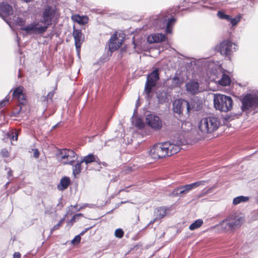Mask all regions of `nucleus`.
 <instances>
[{
    "label": "nucleus",
    "mask_w": 258,
    "mask_h": 258,
    "mask_svg": "<svg viewBox=\"0 0 258 258\" xmlns=\"http://www.w3.org/2000/svg\"><path fill=\"white\" fill-rule=\"evenodd\" d=\"M55 11L51 7L47 6L43 10L39 22H33L27 27L22 28L26 34L34 33L41 34L46 31L47 28L52 24V20L55 16Z\"/></svg>",
    "instance_id": "nucleus-1"
},
{
    "label": "nucleus",
    "mask_w": 258,
    "mask_h": 258,
    "mask_svg": "<svg viewBox=\"0 0 258 258\" xmlns=\"http://www.w3.org/2000/svg\"><path fill=\"white\" fill-rule=\"evenodd\" d=\"M220 124L219 118L214 116L203 118L198 123V127L203 134L211 133L218 129Z\"/></svg>",
    "instance_id": "nucleus-2"
},
{
    "label": "nucleus",
    "mask_w": 258,
    "mask_h": 258,
    "mask_svg": "<svg viewBox=\"0 0 258 258\" xmlns=\"http://www.w3.org/2000/svg\"><path fill=\"white\" fill-rule=\"evenodd\" d=\"M214 105L217 110L227 112L232 109L233 100L230 96L217 94L214 96Z\"/></svg>",
    "instance_id": "nucleus-3"
},
{
    "label": "nucleus",
    "mask_w": 258,
    "mask_h": 258,
    "mask_svg": "<svg viewBox=\"0 0 258 258\" xmlns=\"http://www.w3.org/2000/svg\"><path fill=\"white\" fill-rule=\"evenodd\" d=\"M206 181L200 180L191 184L179 186L172 190L170 195L172 197H183L190 191L200 185H205Z\"/></svg>",
    "instance_id": "nucleus-4"
},
{
    "label": "nucleus",
    "mask_w": 258,
    "mask_h": 258,
    "mask_svg": "<svg viewBox=\"0 0 258 258\" xmlns=\"http://www.w3.org/2000/svg\"><path fill=\"white\" fill-rule=\"evenodd\" d=\"M217 49L221 55L230 59L232 54L237 49V45L230 40L226 39L217 46Z\"/></svg>",
    "instance_id": "nucleus-5"
},
{
    "label": "nucleus",
    "mask_w": 258,
    "mask_h": 258,
    "mask_svg": "<svg viewBox=\"0 0 258 258\" xmlns=\"http://www.w3.org/2000/svg\"><path fill=\"white\" fill-rule=\"evenodd\" d=\"M75 152L69 149H63L59 150L57 154V159L64 164L73 165L77 159Z\"/></svg>",
    "instance_id": "nucleus-6"
},
{
    "label": "nucleus",
    "mask_w": 258,
    "mask_h": 258,
    "mask_svg": "<svg viewBox=\"0 0 258 258\" xmlns=\"http://www.w3.org/2000/svg\"><path fill=\"white\" fill-rule=\"evenodd\" d=\"M258 105V94H248L242 99L241 109L245 111Z\"/></svg>",
    "instance_id": "nucleus-7"
},
{
    "label": "nucleus",
    "mask_w": 258,
    "mask_h": 258,
    "mask_svg": "<svg viewBox=\"0 0 258 258\" xmlns=\"http://www.w3.org/2000/svg\"><path fill=\"white\" fill-rule=\"evenodd\" d=\"M158 69H155L147 77V81L145 84V92L148 96L151 92L153 87H155L157 81L159 79Z\"/></svg>",
    "instance_id": "nucleus-8"
},
{
    "label": "nucleus",
    "mask_w": 258,
    "mask_h": 258,
    "mask_svg": "<svg viewBox=\"0 0 258 258\" xmlns=\"http://www.w3.org/2000/svg\"><path fill=\"white\" fill-rule=\"evenodd\" d=\"M166 148L164 143L157 144L150 150V155L155 159L164 158L168 155V152L166 150Z\"/></svg>",
    "instance_id": "nucleus-9"
},
{
    "label": "nucleus",
    "mask_w": 258,
    "mask_h": 258,
    "mask_svg": "<svg viewBox=\"0 0 258 258\" xmlns=\"http://www.w3.org/2000/svg\"><path fill=\"white\" fill-rule=\"evenodd\" d=\"M176 19L174 18H170L168 14L161 15L159 18V22L162 23L159 26L160 28H165L166 34L172 33V27L174 24Z\"/></svg>",
    "instance_id": "nucleus-10"
},
{
    "label": "nucleus",
    "mask_w": 258,
    "mask_h": 258,
    "mask_svg": "<svg viewBox=\"0 0 258 258\" xmlns=\"http://www.w3.org/2000/svg\"><path fill=\"white\" fill-rule=\"evenodd\" d=\"M190 106L189 102L184 99L175 100L173 103V110L175 113L180 114L184 110L187 113L190 111Z\"/></svg>",
    "instance_id": "nucleus-11"
},
{
    "label": "nucleus",
    "mask_w": 258,
    "mask_h": 258,
    "mask_svg": "<svg viewBox=\"0 0 258 258\" xmlns=\"http://www.w3.org/2000/svg\"><path fill=\"white\" fill-rule=\"evenodd\" d=\"M146 121L148 125L155 130H160L162 126L161 119L157 115L149 114L146 115Z\"/></svg>",
    "instance_id": "nucleus-12"
},
{
    "label": "nucleus",
    "mask_w": 258,
    "mask_h": 258,
    "mask_svg": "<svg viewBox=\"0 0 258 258\" xmlns=\"http://www.w3.org/2000/svg\"><path fill=\"white\" fill-rule=\"evenodd\" d=\"M166 151L168 152L167 156H171L178 153L180 150L181 141H173L164 142Z\"/></svg>",
    "instance_id": "nucleus-13"
},
{
    "label": "nucleus",
    "mask_w": 258,
    "mask_h": 258,
    "mask_svg": "<svg viewBox=\"0 0 258 258\" xmlns=\"http://www.w3.org/2000/svg\"><path fill=\"white\" fill-rule=\"evenodd\" d=\"M187 92L191 95H195L202 91V88L198 81L195 80L189 81L185 84Z\"/></svg>",
    "instance_id": "nucleus-14"
},
{
    "label": "nucleus",
    "mask_w": 258,
    "mask_h": 258,
    "mask_svg": "<svg viewBox=\"0 0 258 258\" xmlns=\"http://www.w3.org/2000/svg\"><path fill=\"white\" fill-rule=\"evenodd\" d=\"M212 80H213L215 83H218L219 85L222 86H228L231 82L229 77L221 72L217 73L216 77L215 78L213 77Z\"/></svg>",
    "instance_id": "nucleus-15"
},
{
    "label": "nucleus",
    "mask_w": 258,
    "mask_h": 258,
    "mask_svg": "<svg viewBox=\"0 0 258 258\" xmlns=\"http://www.w3.org/2000/svg\"><path fill=\"white\" fill-rule=\"evenodd\" d=\"M24 88L22 86L17 87L13 92V96L18 100L20 104L24 105L26 104V96L23 93Z\"/></svg>",
    "instance_id": "nucleus-16"
},
{
    "label": "nucleus",
    "mask_w": 258,
    "mask_h": 258,
    "mask_svg": "<svg viewBox=\"0 0 258 258\" xmlns=\"http://www.w3.org/2000/svg\"><path fill=\"white\" fill-rule=\"evenodd\" d=\"M73 35L75 39L76 49L79 52L80 50L81 45L84 41V35L81 30L76 29L74 27Z\"/></svg>",
    "instance_id": "nucleus-17"
},
{
    "label": "nucleus",
    "mask_w": 258,
    "mask_h": 258,
    "mask_svg": "<svg viewBox=\"0 0 258 258\" xmlns=\"http://www.w3.org/2000/svg\"><path fill=\"white\" fill-rule=\"evenodd\" d=\"M122 45V40H119L117 37V33L113 34L109 40V48L111 51L117 50Z\"/></svg>",
    "instance_id": "nucleus-18"
},
{
    "label": "nucleus",
    "mask_w": 258,
    "mask_h": 258,
    "mask_svg": "<svg viewBox=\"0 0 258 258\" xmlns=\"http://www.w3.org/2000/svg\"><path fill=\"white\" fill-rule=\"evenodd\" d=\"M13 13V10L10 5L5 3H0V16L2 18L11 15Z\"/></svg>",
    "instance_id": "nucleus-19"
},
{
    "label": "nucleus",
    "mask_w": 258,
    "mask_h": 258,
    "mask_svg": "<svg viewBox=\"0 0 258 258\" xmlns=\"http://www.w3.org/2000/svg\"><path fill=\"white\" fill-rule=\"evenodd\" d=\"M166 39L165 34L162 33H156L149 36L147 37V41L149 43H158L164 41Z\"/></svg>",
    "instance_id": "nucleus-20"
},
{
    "label": "nucleus",
    "mask_w": 258,
    "mask_h": 258,
    "mask_svg": "<svg viewBox=\"0 0 258 258\" xmlns=\"http://www.w3.org/2000/svg\"><path fill=\"white\" fill-rule=\"evenodd\" d=\"M227 218L230 220V222L233 223V226L235 229L240 226L243 222V218L236 214L230 215Z\"/></svg>",
    "instance_id": "nucleus-21"
},
{
    "label": "nucleus",
    "mask_w": 258,
    "mask_h": 258,
    "mask_svg": "<svg viewBox=\"0 0 258 258\" xmlns=\"http://www.w3.org/2000/svg\"><path fill=\"white\" fill-rule=\"evenodd\" d=\"M169 209L165 207H159L156 209L154 212V217L158 220L163 218L167 214Z\"/></svg>",
    "instance_id": "nucleus-22"
},
{
    "label": "nucleus",
    "mask_w": 258,
    "mask_h": 258,
    "mask_svg": "<svg viewBox=\"0 0 258 258\" xmlns=\"http://www.w3.org/2000/svg\"><path fill=\"white\" fill-rule=\"evenodd\" d=\"M93 162H97L98 164H100L99 158L92 154H89L84 156L83 159L81 160V162H85L87 165Z\"/></svg>",
    "instance_id": "nucleus-23"
},
{
    "label": "nucleus",
    "mask_w": 258,
    "mask_h": 258,
    "mask_svg": "<svg viewBox=\"0 0 258 258\" xmlns=\"http://www.w3.org/2000/svg\"><path fill=\"white\" fill-rule=\"evenodd\" d=\"M70 183V179L68 177H62L57 185V188L59 190H63L68 187Z\"/></svg>",
    "instance_id": "nucleus-24"
},
{
    "label": "nucleus",
    "mask_w": 258,
    "mask_h": 258,
    "mask_svg": "<svg viewBox=\"0 0 258 258\" xmlns=\"http://www.w3.org/2000/svg\"><path fill=\"white\" fill-rule=\"evenodd\" d=\"M72 19L79 24L85 25L88 22V18L85 16H81L79 15H75L72 16Z\"/></svg>",
    "instance_id": "nucleus-25"
},
{
    "label": "nucleus",
    "mask_w": 258,
    "mask_h": 258,
    "mask_svg": "<svg viewBox=\"0 0 258 258\" xmlns=\"http://www.w3.org/2000/svg\"><path fill=\"white\" fill-rule=\"evenodd\" d=\"M190 106V110L198 111L202 108V103L199 102L198 98H194L189 102Z\"/></svg>",
    "instance_id": "nucleus-26"
},
{
    "label": "nucleus",
    "mask_w": 258,
    "mask_h": 258,
    "mask_svg": "<svg viewBox=\"0 0 258 258\" xmlns=\"http://www.w3.org/2000/svg\"><path fill=\"white\" fill-rule=\"evenodd\" d=\"M220 225L221 227L225 231L233 230L235 229V228L233 226V223L230 222V220L228 219V218L223 220Z\"/></svg>",
    "instance_id": "nucleus-27"
},
{
    "label": "nucleus",
    "mask_w": 258,
    "mask_h": 258,
    "mask_svg": "<svg viewBox=\"0 0 258 258\" xmlns=\"http://www.w3.org/2000/svg\"><path fill=\"white\" fill-rule=\"evenodd\" d=\"M168 83L170 88H174L180 87L181 82L178 77L175 76L171 79H169L168 81Z\"/></svg>",
    "instance_id": "nucleus-28"
},
{
    "label": "nucleus",
    "mask_w": 258,
    "mask_h": 258,
    "mask_svg": "<svg viewBox=\"0 0 258 258\" xmlns=\"http://www.w3.org/2000/svg\"><path fill=\"white\" fill-rule=\"evenodd\" d=\"M83 162L81 161H78L75 165H74V163H73V174L75 177H76V175L79 174L82 171V165L81 164Z\"/></svg>",
    "instance_id": "nucleus-29"
},
{
    "label": "nucleus",
    "mask_w": 258,
    "mask_h": 258,
    "mask_svg": "<svg viewBox=\"0 0 258 258\" xmlns=\"http://www.w3.org/2000/svg\"><path fill=\"white\" fill-rule=\"evenodd\" d=\"M248 197L240 196L235 198L233 200V204L236 205L242 202H246L248 201Z\"/></svg>",
    "instance_id": "nucleus-30"
},
{
    "label": "nucleus",
    "mask_w": 258,
    "mask_h": 258,
    "mask_svg": "<svg viewBox=\"0 0 258 258\" xmlns=\"http://www.w3.org/2000/svg\"><path fill=\"white\" fill-rule=\"evenodd\" d=\"M203 223V220L199 219L193 222L189 227L190 230H194L200 227Z\"/></svg>",
    "instance_id": "nucleus-31"
},
{
    "label": "nucleus",
    "mask_w": 258,
    "mask_h": 258,
    "mask_svg": "<svg viewBox=\"0 0 258 258\" xmlns=\"http://www.w3.org/2000/svg\"><path fill=\"white\" fill-rule=\"evenodd\" d=\"M241 18L240 15H237L235 18H232L230 16V18L228 19L227 21L230 22L232 26H235L240 22Z\"/></svg>",
    "instance_id": "nucleus-32"
},
{
    "label": "nucleus",
    "mask_w": 258,
    "mask_h": 258,
    "mask_svg": "<svg viewBox=\"0 0 258 258\" xmlns=\"http://www.w3.org/2000/svg\"><path fill=\"white\" fill-rule=\"evenodd\" d=\"M15 23L17 25L21 26V29L22 30H23L22 28L26 27V26H25L26 21L25 19H24L22 18L17 17L15 20ZM27 26H26V27Z\"/></svg>",
    "instance_id": "nucleus-33"
},
{
    "label": "nucleus",
    "mask_w": 258,
    "mask_h": 258,
    "mask_svg": "<svg viewBox=\"0 0 258 258\" xmlns=\"http://www.w3.org/2000/svg\"><path fill=\"white\" fill-rule=\"evenodd\" d=\"M217 17L222 20H228L230 18V15L225 14L223 11H219L217 14Z\"/></svg>",
    "instance_id": "nucleus-34"
},
{
    "label": "nucleus",
    "mask_w": 258,
    "mask_h": 258,
    "mask_svg": "<svg viewBox=\"0 0 258 258\" xmlns=\"http://www.w3.org/2000/svg\"><path fill=\"white\" fill-rule=\"evenodd\" d=\"M67 216V215H65L64 217L62 218L58 222L57 224L55 225L51 229V232L52 233L53 231H55L57 229H58L59 227L62 225V224L64 222L66 219V217Z\"/></svg>",
    "instance_id": "nucleus-35"
},
{
    "label": "nucleus",
    "mask_w": 258,
    "mask_h": 258,
    "mask_svg": "<svg viewBox=\"0 0 258 258\" xmlns=\"http://www.w3.org/2000/svg\"><path fill=\"white\" fill-rule=\"evenodd\" d=\"M7 136L13 141H17L18 139V134L16 132H10L7 134Z\"/></svg>",
    "instance_id": "nucleus-36"
},
{
    "label": "nucleus",
    "mask_w": 258,
    "mask_h": 258,
    "mask_svg": "<svg viewBox=\"0 0 258 258\" xmlns=\"http://www.w3.org/2000/svg\"><path fill=\"white\" fill-rule=\"evenodd\" d=\"M123 234L124 232L123 230L120 228L117 229L115 231V236L116 237L121 238L123 237Z\"/></svg>",
    "instance_id": "nucleus-37"
},
{
    "label": "nucleus",
    "mask_w": 258,
    "mask_h": 258,
    "mask_svg": "<svg viewBox=\"0 0 258 258\" xmlns=\"http://www.w3.org/2000/svg\"><path fill=\"white\" fill-rule=\"evenodd\" d=\"M81 238L80 235H78L76 236L74 239L72 240V243L73 244H78L80 242Z\"/></svg>",
    "instance_id": "nucleus-38"
},
{
    "label": "nucleus",
    "mask_w": 258,
    "mask_h": 258,
    "mask_svg": "<svg viewBox=\"0 0 258 258\" xmlns=\"http://www.w3.org/2000/svg\"><path fill=\"white\" fill-rule=\"evenodd\" d=\"M22 110V107L21 106H18L17 108L15 109V110L13 112V115L14 116H17L19 114L20 112Z\"/></svg>",
    "instance_id": "nucleus-39"
},
{
    "label": "nucleus",
    "mask_w": 258,
    "mask_h": 258,
    "mask_svg": "<svg viewBox=\"0 0 258 258\" xmlns=\"http://www.w3.org/2000/svg\"><path fill=\"white\" fill-rule=\"evenodd\" d=\"M83 216V214L81 213L77 214L75 215L72 219L70 220V222L74 223L75 222L76 219L78 218L79 217Z\"/></svg>",
    "instance_id": "nucleus-40"
},
{
    "label": "nucleus",
    "mask_w": 258,
    "mask_h": 258,
    "mask_svg": "<svg viewBox=\"0 0 258 258\" xmlns=\"http://www.w3.org/2000/svg\"><path fill=\"white\" fill-rule=\"evenodd\" d=\"M9 101V97L8 95L6 97V98L2 101L0 102V108H2L3 106H5L6 102Z\"/></svg>",
    "instance_id": "nucleus-41"
},
{
    "label": "nucleus",
    "mask_w": 258,
    "mask_h": 258,
    "mask_svg": "<svg viewBox=\"0 0 258 258\" xmlns=\"http://www.w3.org/2000/svg\"><path fill=\"white\" fill-rule=\"evenodd\" d=\"M1 155L4 157H8L9 153L6 149H3L1 152Z\"/></svg>",
    "instance_id": "nucleus-42"
},
{
    "label": "nucleus",
    "mask_w": 258,
    "mask_h": 258,
    "mask_svg": "<svg viewBox=\"0 0 258 258\" xmlns=\"http://www.w3.org/2000/svg\"><path fill=\"white\" fill-rule=\"evenodd\" d=\"M33 156L35 158H38L39 156V152L38 151V149H35L33 150Z\"/></svg>",
    "instance_id": "nucleus-43"
},
{
    "label": "nucleus",
    "mask_w": 258,
    "mask_h": 258,
    "mask_svg": "<svg viewBox=\"0 0 258 258\" xmlns=\"http://www.w3.org/2000/svg\"><path fill=\"white\" fill-rule=\"evenodd\" d=\"M188 125V126L190 128H191V124L190 122H186V123H182L181 124V128L182 129H184V125ZM189 128H187V130H189Z\"/></svg>",
    "instance_id": "nucleus-44"
},
{
    "label": "nucleus",
    "mask_w": 258,
    "mask_h": 258,
    "mask_svg": "<svg viewBox=\"0 0 258 258\" xmlns=\"http://www.w3.org/2000/svg\"><path fill=\"white\" fill-rule=\"evenodd\" d=\"M57 207H58L59 209H60L63 207L62 203V198H60L58 201V203L57 205Z\"/></svg>",
    "instance_id": "nucleus-45"
},
{
    "label": "nucleus",
    "mask_w": 258,
    "mask_h": 258,
    "mask_svg": "<svg viewBox=\"0 0 258 258\" xmlns=\"http://www.w3.org/2000/svg\"><path fill=\"white\" fill-rule=\"evenodd\" d=\"M52 213H53V211H52V208L51 207L49 209H46L44 212V213L46 215H50Z\"/></svg>",
    "instance_id": "nucleus-46"
},
{
    "label": "nucleus",
    "mask_w": 258,
    "mask_h": 258,
    "mask_svg": "<svg viewBox=\"0 0 258 258\" xmlns=\"http://www.w3.org/2000/svg\"><path fill=\"white\" fill-rule=\"evenodd\" d=\"M54 91H51L47 95V96L48 97V98L49 99H52L53 95H54Z\"/></svg>",
    "instance_id": "nucleus-47"
},
{
    "label": "nucleus",
    "mask_w": 258,
    "mask_h": 258,
    "mask_svg": "<svg viewBox=\"0 0 258 258\" xmlns=\"http://www.w3.org/2000/svg\"><path fill=\"white\" fill-rule=\"evenodd\" d=\"M13 258H21V254L18 252H15L13 254Z\"/></svg>",
    "instance_id": "nucleus-48"
},
{
    "label": "nucleus",
    "mask_w": 258,
    "mask_h": 258,
    "mask_svg": "<svg viewBox=\"0 0 258 258\" xmlns=\"http://www.w3.org/2000/svg\"><path fill=\"white\" fill-rule=\"evenodd\" d=\"M139 123H137L136 125L139 126V127L141 128L143 126V123L141 120H138Z\"/></svg>",
    "instance_id": "nucleus-49"
},
{
    "label": "nucleus",
    "mask_w": 258,
    "mask_h": 258,
    "mask_svg": "<svg viewBox=\"0 0 258 258\" xmlns=\"http://www.w3.org/2000/svg\"><path fill=\"white\" fill-rule=\"evenodd\" d=\"M48 99L47 96H43L42 98L43 102H47Z\"/></svg>",
    "instance_id": "nucleus-50"
},
{
    "label": "nucleus",
    "mask_w": 258,
    "mask_h": 258,
    "mask_svg": "<svg viewBox=\"0 0 258 258\" xmlns=\"http://www.w3.org/2000/svg\"><path fill=\"white\" fill-rule=\"evenodd\" d=\"M158 220V219H156L155 217H154L153 219L150 222L149 225L152 224L154 223L156 221H157Z\"/></svg>",
    "instance_id": "nucleus-51"
},
{
    "label": "nucleus",
    "mask_w": 258,
    "mask_h": 258,
    "mask_svg": "<svg viewBox=\"0 0 258 258\" xmlns=\"http://www.w3.org/2000/svg\"><path fill=\"white\" fill-rule=\"evenodd\" d=\"M1 115H0V119L4 118L5 115L3 110L1 111Z\"/></svg>",
    "instance_id": "nucleus-52"
},
{
    "label": "nucleus",
    "mask_w": 258,
    "mask_h": 258,
    "mask_svg": "<svg viewBox=\"0 0 258 258\" xmlns=\"http://www.w3.org/2000/svg\"><path fill=\"white\" fill-rule=\"evenodd\" d=\"M8 174L9 176H11L12 175V171L11 169L8 171Z\"/></svg>",
    "instance_id": "nucleus-53"
},
{
    "label": "nucleus",
    "mask_w": 258,
    "mask_h": 258,
    "mask_svg": "<svg viewBox=\"0 0 258 258\" xmlns=\"http://www.w3.org/2000/svg\"><path fill=\"white\" fill-rule=\"evenodd\" d=\"M87 231V229H85V230L83 231L82 232H81L79 235H80V236L81 235H83L86 231Z\"/></svg>",
    "instance_id": "nucleus-54"
},
{
    "label": "nucleus",
    "mask_w": 258,
    "mask_h": 258,
    "mask_svg": "<svg viewBox=\"0 0 258 258\" xmlns=\"http://www.w3.org/2000/svg\"><path fill=\"white\" fill-rule=\"evenodd\" d=\"M127 188H128V187H125V188H124V189H120V191H126V192H128V190H127Z\"/></svg>",
    "instance_id": "nucleus-55"
},
{
    "label": "nucleus",
    "mask_w": 258,
    "mask_h": 258,
    "mask_svg": "<svg viewBox=\"0 0 258 258\" xmlns=\"http://www.w3.org/2000/svg\"><path fill=\"white\" fill-rule=\"evenodd\" d=\"M209 190H210V189H209V190H207V191H206V192H205L204 193V194H203V195H206V194L208 193V192H209Z\"/></svg>",
    "instance_id": "nucleus-56"
},
{
    "label": "nucleus",
    "mask_w": 258,
    "mask_h": 258,
    "mask_svg": "<svg viewBox=\"0 0 258 258\" xmlns=\"http://www.w3.org/2000/svg\"><path fill=\"white\" fill-rule=\"evenodd\" d=\"M74 207H77V205L74 206Z\"/></svg>",
    "instance_id": "nucleus-57"
},
{
    "label": "nucleus",
    "mask_w": 258,
    "mask_h": 258,
    "mask_svg": "<svg viewBox=\"0 0 258 258\" xmlns=\"http://www.w3.org/2000/svg\"><path fill=\"white\" fill-rule=\"evenodd\" d=\"M257 202L258 203V197H257Z\"/></svg>",
    "instance_id": "nucleus-58"
},
{
    "label": "nucleus",
    "mask_w": 258,
    "mask_h": 258,
    "mask_svg": "<svg viewBox=\"0 0 258 258\" xmlns=\"http://www.w3.org/2000/svg\"><path fill=\"white\" fill-rule=\"evenodd\" d=\"M203 2H204V0H203Z\"/></svg>",
    "instance_id": "nucleus-59"
}]
</instances>
